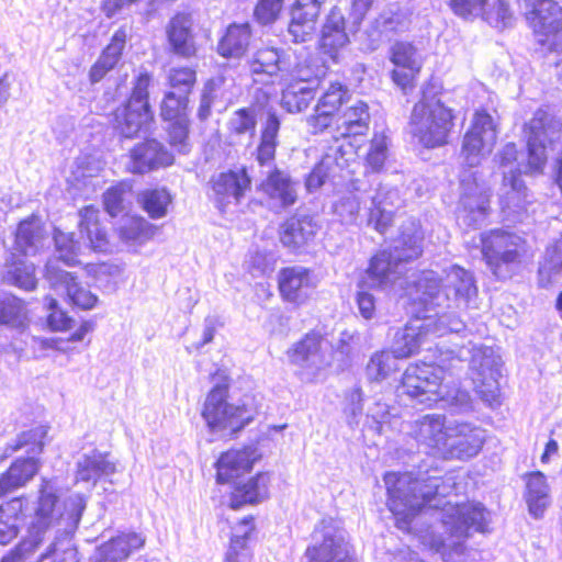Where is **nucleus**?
Masks as SVG:
<instances>
[{
    "mask_svg": "<svg viewBox=\"0 0 562 562\" xmlns=\"http://www.w3.org/2000/svg\"><path fill=\"white\" fill-rule=\"evenodd\" d=\"M288 0H257L254 8L255 20L262 24H271L281 15Z\"/></svg>",
    "mask_w": 562,
    "mask_h": 562,
    "instance_id": "nucleus-60",
    "label": "nucleus"
},
{
    "mask_svg": "<svg viewBox=\"0 0 562 562\" xmlns=\"http://www.w3.org/2000/svg\"><path fill=\"white\" fill-rule=\"evenodd\" d=\"M228 398L229 383L215 384L205 396L201 416L211 431L234 438L255 419V411L246 403H229Z\"/></svg>",
    "mask_w": 562,
    "mask_h": 562,
    "instance_id": "nucleus-8",
    "label": "nucleus"
},
{
    "mask_svg": "<svg viewBox=\"0 0 562 562\" xmlns=\"http://www.w3.org/2000/svg\"><path fill=\"white\" fill-rule=\"evenodd\" d=\"M7 276L13 285L32 291L37 286L36 268L32 262L11 259L8 262Z\"/></svg>",
    "mask_w": 562,
    "mask_h": 562,
    "instance_id": "nucleus-51",
    "label": "nucleus"
},
{
    "mask_svg": "<svg viewBox=\"0 0 562 562\" xmlns=\"http://www.w3.org/2000/svg\"><path fill=\"white\" fill-rule=\"evenodd\" d=\"M397 259L395 260L389 250H380L375 252L366 270L368 277L372 280L373 286H382L390 281V277L394 273Z\"/></svg>",
    "mask_w": 562,
    "mask_h": 562,
    "instance_id": "nucleus-47",
    "label": "nucleus"
},
{
    "mask_svg": "<svg viewBox=\"0 0 562 562\" xmlns=\"http://www.w3.org/2000/svg\"><path fill=\"white\" fill-rule=\"evenodd\" d=\"M427 487L425 483L414 480L405 494L389 488V509L394 516L403 514L406 517H414L424 508H438L439 502L434 503L438 496L437 491Z\"/></svg>",
    "mask_w": 562,
    "mask_h": 562,
    "instance_id": "nucleus-19",
    "label": "nucleus"
},
{
    "mask_svg": "<svg viewBox=\"0 0 562 562\" xmlns=\"http://www.w3.org/2000/svg\"><path fill=\"white\" fill-rule=\"evenodd\" d=\"M326 76V69L316 63V59L306 58L296 63L290 72L291 81L302 86H312L318 88Z\"/></svg>",
    "mask_w": 562,
    "mask_h": 562,
    "instance_id": "nucleus-53",
    "label": "nucleus"
},
{
    "mask_svg": "<svg viewBox=\"0 0 562 562\" xmlns=\"http://www.w3.org/2000/svg\"><path fill=\"white\" fill-rule=\"evenodd\" d=\"M319 227L307 215H292L284 220L279 227V240L292 254L306 251L316 239Z\"/></svg>",
    "mask_w": 562,
    "mask_h": 562,
    "instance_id": "nucleus-21",
    "label": "nucleus"
},
{
    "mask_svg": "<svg viewBox=\"0 0 562 562\" xmlns=\"http://www.w3.org/2000/svg\"><path fill=\"white\" fill-rule=\"evenodd\" d=\"M442 290L441 278L432 270H422L417 278L405 285V294L413 305L426 310L435 304Z\"/></svg>",
    "mask_w": 562,
    "mask_h": 562,
    "instance_id": "nucleus-32",
    "label": "nucleus"
},
{
    "mask_svg": "<svg viewBox=\"0 0 562 562\" xmlns=\"http://www.w3.org/2000/svg\"><path fill=\"white\" fill-rule=\"evenodd\" d=\"M252 42V27L250 23L228 24L217 42V54L224 58L244 57Z\"/></svg>",
    "mask_w": 562,
    "mask_h": 562,
    "instance_id": "nucleus-30",
    "label": "nucleus"
},
{
    "mask_svg": "<svg viewBox=\"0 0 562 562\" xmlns=\"http://www.w3.org/2000/svg\"><path fill=\"white\" fill-rule=\"evenodd\" d=\"M451 429L442 414H426L413 423L412 436L432 451H442L449 447Z\"/></svg>",
    "mask_w": 562,
    "mask_h": 562,
    "instance_id": "nucleus-25",
    "label": "nucleus"
},
{
    "mask_svg": "<svg viewBox=\"0 0 562 562\" xmlns=\"http://www.w3.org/2000/svg\"><path fill=\"white\" fill-rule=\"evenodd\" d=\"M172 194L166 187H154L142 190L137 203L150 220L165 217L172 204Z\"/></svg>",
    "mask_w": 562,
    "mask_h": 562,
    "instance_id": "nucleus-39",
    "label": "nucleus"
},
{
    "mask_svg": "<svg viewBox=\"0 0 562 562\" xmlns=\"http://www.w3.org/2000/svg\"><path fill=\"white\" fill-rule=\"evenodd\" d=\"M346 24L342 13L337 9H331L322 26L317 48L333 64L340 63L344 52L350 44Z\"/></svg>",
    "mask_w": 562,
    "mask_h": 562,
    "instance_id": "nucleus-22",
    "label": "nucleus"
},
{
    "mask_svg": "<svg viewBox=\"0 0 562 562\" xmlns=\"http://www.w3.org/2000/svg\"><path fill=\"white\" fill-rule=\"evenodd\" d=\"M304 558L307 562H357L344 539L325 529L314 532Z\"/></svg>",
    "mask_w": 562,
    "mask_h": 562,
    "instance_id": "nucleus-24",
    "label": "nucleus"
},
{
    "mask_svg": "<svg viewBox=\"0 0 562 562\" xmlns=\"http://www.w3.org/2000/svg\"><path fill=\"white\" fill-rule=\"evenodd\" d=\"M145 544V539L137 532H122L112 537L101 547V558L104 562H120L130 557Z\"/></svg>",
    "mask_w": 562,
    "mask_h": 562,
    "instance_id": "nucleus-36",
    "label": "nucleus"
},
{
    "mask_svg": "<svg viewBox=\"0 0 562 562\" xmlns=\"http://www.w3.org/2000/svg\"><path fill=\"white\" fill-rule=\"evenodd\" d=\"M53 240L59 261L69 267L80 265L79 255L81 246L74 232H64L55 228L53 232Z\"/></svg>",
    "mask_w": 562,
    "mask_h": 562,
    "instance_id": "nucleus-46",
    "label": "nucleus"
},
{
    "mask_svg": "<svg viewBox=\"0 0 562 562\" xmlns=\"http://www.w3.org/2000/svg\"><path fill=\"white\" fill-rule=\"evenodd\" d=\"M116 471L115 463L110 460V453L93 451L83 456L76 469L77 482H92L95 484L100 479L112 475Z\"/></svg>",
    "mask_w": 562,
    "mask_h": 562,
    "instance_id": "nucleus-34",
    "label": "nucleus"
},
{
    "mask_svg": "<svg viewBox=\"0 0 562 562\" xmlns=\"http://www.w3.org/2000/svg\"><path fill=\"white\" fill-rule=\"evenodd\" d=\"M77 229L87 247L95 254H106L112 248V233L98 206L90 204L78 210Z\"/></svg>",
    "mask_w": 562,
    "mask_h": 562,
    "instance_id": "nucleus-18",
    "label": "nucleus"
},
{
    "mask_svg": "<svg viewBox=\"0 0 562 562\" xmlns=\"http://www.w3.org/2000/svg\"><path fill=\"white\" fill-rule=\"evenodd\" d=\"M251 188L252 178L246 166L223 170L210 179L215 205L222 212L232 201L240 203Z\"/></svg>",
    "mask_w": 562,
    "mask_h": 562,
    "instance_id": "nucleus-14",
    "label": "nucleus"
},
{
    "mask_svg": "<svg viewBox=\"0 0 562 562\" xmlns=\"http://www.w3.org/2000/svg\"><path fill=\"white\" fill-rule=\"evenodd\" d=\"M29 499L24 494L0 503V546H8L20 535L27 517Z\"/></svg>",
    "mask_w": 562,
    "mask_h": 562,
    "instance_id": "nucleus-29",
    "label": "nucleus"
},
{
    "mask_svg": "<svg viewBox=\"0 0 562 562\" xmlns=\"http://www.w3.org/2000/svg\"><path fill=\"white\" fill-rule=\"evenodd\" d=\"M248 67L254 76H276L280 71V54L276 48L261 47L249 59Z\"/></svg>",
    "mask_w": 562,
    "mask_h": 562,
    "instance_id": "nucleus-50",
    "label": "nucleus"
},
{
    "mask_svg": "<svg viewBox=\"0 0 562 562\" xmlns=\"http://www.w3.org/2000/svg\"><path fill=\"white\" fill-rule=\"evenodd\" d=\"M259 188L270 199L280 200L283 206L293 205L296 201V194L291 179L277 168L269 171Z\"/></svg>",
    "mask_w": 562,
    "mask_h": 562,
    "instance_id": "nucleus-40",
    "label": "nucleus"
},
{
    "mask_svg": "<svg viewBox=\"0 0 562 562\" xmlns=\"http://www.w3.org/2000/svg\"><path fill=\"white\" fill-rule=\"evenodd\" d=\"M526 494L525 499L529 512L539 517L548 506V484L546 475L541 471H532L525 475Z\"/></svg>",
    "mask_w": 562,
    "mask_h": 562,
    "instance_id": "nucleus-41",
    "label": "nucleus"
},
{
    "mask_svg": "<svg viewBox=\"0 0 562 562\" xmlns=\"http://www.w3.org/2000/svg\"><path fill=\"white\" fill-rule=\"evenodd\" d=\"M324 339V334L317 329H311L304 334L301 339L293 344L288 350V356L291 362L302 364L319 355Z\"/></svg>",
    "mask_w": 562,
    "mask_h": 562,
    "instance_id": "nucleus-44",
    "label": "nucleus"
},
{
    "mask_svg": "<svg viewBox=\"0 0 562 562\" xmlns=\"http://www.w3.org/2000/svg\"><path fill=\"white\" fill-rule=\"evenodd\" d=\"M398 241V261L408 262L418 259L423 255L424 234L422 232L402 233Z\"/></svg>",
    "mask_w": 562,
    "mask_h": 562,
    "instance_id": "nucleus-58",
    "label": "nucleus"
},
{
    "mask_svg": "<svg viewBox=\"0 0 562 562\" xmlns=\"http://www.w3.org/2000/svg\"><path fill=\"white\" fill-rule=\"evenodd\" d=\"M167 49L170 55L190 60L198 57L199 45L195 40L194 23L191 13L177 12L166 25Z\"/></svg>",
    "mask_w": 562,
    "mask_h": 562,
    "instance_id": "nucleus-17",
    "label": "nucleus"
},
{
    "mask_svg": "<svg viewBox=\"0 0 562 562\" xmlns=\"http://www.w3.org/2000/svg\"><path fill=\"white\" fill-rule=\"evenodd\" d=\"M168 143L171 146L184 145L189 136V117L167 121Z\"/></svg>",
    "mask_w": 562,
    "mask_h": 562,
    "instance_id": "nucleus-63",
    "label": "nucleus"
},
{
    "mask_svg": "<svg viewBox=\"0 0 562 562\" xmlns=\"http://www.w3.org/2000/svg\"><path fill=\"white\" fill-rule=\"evenodd\" d=\"M0 325L18 330H25L30 325V317L25 302L15 295L0 297Z\"/></svg>",
    "mask_w": 562,
    "mask_h": 562,
    "instance_id": "nucleus-42",
    "label": "nucleus"
},
{
    "mask_svg": "<svg viewBox=\"0 0 562 562\" xmlns=\"http://www.w3.org/2000/svg\"><path fill=\"white\" fill-rule=\"evenodd\" d=\"M261 459L255 447L241 446L229 448L220 453L214 463L215 482L231 485L227 507L240 510L247 506H256L270 498L273 474L270 471H258L248 477Z\"/></svg>",
    "mask_w": 562,
    "mask_h": 562,
    "instance_id": "nucleus-2",
    "label": "nucleus"
},
{
    "mask_svg": "<svg viewBox=\"0 0 562 562\" xmlns=\"http://www.w3.org/2000/svg\"><path fill=\"white\" fill-rule=\"evenodd\" d=\"M442 522L448 527L449 533L456 537H468L470 529L484 532L486 530L485 508L481 504L471 502L449 505L445 509Z\"/></svg>",
    "mask_w": 562,
    "mask_h": 562,
    "instance_id": "nucleus-23",
    "label": "nucleus"
},
{
    "mask_svg": "<svg viewBox=\"0 0 562 562\" xmlns=\"http://www.w3.org/2000/svg\"><path fill=\"white\" fill-rule=\"evenodd\" d=\"M190 97L175 91H167L159 105V114L162 121H172L189 117Z\"/></svg>",
    "mask_w": 562,
    "mask_h": 562,
    "instance_id": "nucleus-54",
    "label": "nucleus"
},
{
    "mask_svg": "<svg viewBox=\"0 0 562 562\" xmlns=\"http://www.w3.org/2000/svg\"><path fill=\"white\" fill-rule=\"evenodd\" d=\"M65 340L63 338L54 337V338H41L33 337L32 338V353L34 357H45L49 351L61 352L65 350L63 344Z\"/></svg>",
    "mask_w": 562,
    "mask_h": 562,
    "instance_id": "nucleus-64",
    "label": "nucleus"
},
{
    "mask_svg": "<svg viewBox=\"0 0 562 562\" xmlns=\"http://www.w3.org/2000/svg\"><path fill=\"white\" fill-rule=\"evenodd\" d=\"M44 235V224L40 215L33 213L16 224L13 248L20 255L26 256L38 248Z\"/></svg>",
    "mask_w": 562,
    "mask_h": 562,
    "instance_id": "nucleus-33",
    "label": "nucleus"
},
{
    "mask_svg": "<svg viewBox=\"0 0 562 562\" xmlns=\"http://www.w3.org/2000/svg\"><path fill=\"white\" fill-rule=\"evenodd\" d=\"M128 40V33L125 26H120L111 36L109 43L102 48L101 55L109 59L120 63Z\"/></svg>",
    "mask_w": 562,
    "mask_h": 562,
    "instance_id": "nucleus-62",
    "label": "nucleus"
},
{
    "mask_svg": "<svg viewBox=\"0 0 562 562\" xmlns=\"http://www.w3.org/2000/svg\"><path fill=\"white\" fill-rule=\"evenodd\" d=\"M352 93L348 85L334 80L319 95L312 114L306 119L313 135L329 134L335 142L345 140L350 154H358L370 131L371 111L364 100L351 102Z\"/></svg>",
    "mask_w": 562,
    "mask_h": 562,
    "instance_id": "nucleus-1",
    "label": "nucleus"
},
{
    "mask_svg": "<svg viewBox=\"0 0 562 562\" xmlns=\"http://www.w3.org/2000/svg\"><path fill=\"white\" fill-rule=\"evenodd\" d=\"M58 502L59 495L53 480L42 477L38 485L34 519L31 526L37 533H44L56 520L55 509Z\"/></svg>",
    "mask_w": 562,
    "mask_h": 562,
    "instance_id": "nucleus-31",
    "label": "nucleus"
},
{
    "mask_svg": "<svg viewBox=\"0 0 562 562\" xmlns=\"http://www.w3.org/2000/svg\"><path fill=\"white\" fill-rule=\"evenodd\" d=\"M44 300L47 310L45 324L48 330L52 333L69 331L75 323L72 316L59 305L56 297L47 295Z\"/></svg>",
    "mask_w": 562,
    "mask_h": 562,
    "instance_id": "nucleus-55",
    "label": "nucleus"
},
{
    "mask_svg": "<svg viewBox=\"0 0 562 562\" xmlns=\"http://www.w3.org/2000/svg\"><path fill=\"white\" fill-rule=\"evenodd\" d=\"M45 278L52 289L63 291L66 302L72 308L91 311L100 302L99 296L85 286L79 276L75 272L59 267H47Z\"/></svg>",
    "mask_w": 562,
    "mask_h": 562,
    "instance_id": "nucleus-15",
    "label": "nucleus"
},
{
    "mask_svg": "<svg viewBox=\"0 0 562 562\" xmlns=\"http://www.w3.org/2000/svg\"><path fill=\"white\" fill-rule=\"evenodd\" d=\"M521 133L526 146L524 173H543L548 162L547 147L554 145L562 133V121L544 109H538L522 124Z\"/></svg>",
    "mask_w": 562,
    "mask_h": 562,
    "instance_id": "nucleus-9",
    "label": "nucleus"
},
{
    "mask_svg": "<svg viewBox=\"0 0 562 562\" xmlns=\"http://www.w3.org/2000/svg\"><path fill=\"white\" fill-rule=\"evenodd\" d=\"M524 170L514 169L503 177L502 183L510 189L503 200V210H508L516 214L526 213L528 206L532 203L530 192L522 180Z\"/></svg>",
    "mask_w": 562,
    "mask_h": 562,
    "instance_id": "nucleus-35",
    "label": "nucleus"
},
{
    "mask_svg": "<svg viewBox=\"0 0 562 562\" xmlns=\"http://www.w3.org/2000/svg\"><path fill=\"white\" fill-rule=\"evenodd\" d=\"M451 13L467 22L481 19L495 27H505L514 19L508 0H447Z\"/></svg>",
    "mask_w": 562,
    "mask_h": 562,
    "instance_id": "nucleus-12",
    "label": "nucleus"
},
{
    "mask_svg": "<svg viewBox=\"0 0 562 562\" xmlns=\"http://www.w3.org/2000/svg\"><path fill=\"white\" fill-rule=\"evenodd\" d=\"M398 359L391 350L384 349L374 352L367 366L372 380L381 382L398 371Z\"/></svg>",
    "mask_w": 562,
    "mask_h": 562,
    "instance_id": "nucleus-56",
    "label": "nucleus"
},
{
    "mask_svg": "<svg viewBox=\"0 0 562 562\" xmlns=\"http://www.w3.org/2000/svg\"><path fill=\"white\" fill-rule=\"evenodd\" d=\"M42 461L38 457L23 456L11 461L0 473V498L24 488L40 473Z\"/></svg>",
    "mask_w": 562,
    "mask_h": 562,
    "instance_id": "nucleus-26",
    "label": "nucleus"
},
{
    "mask_svg": "<svg viewBox=\"0 0 562 562\" xmlns=\"http://www.w3.org/2000/svg\"><path fill=\"white\" fill-rule=\"evenodd\" d=\"M322 11L321 0H294L290 8L289 33L293 41L303 43L312 38Z\"/></svg>",
    "mask_w": 562,
    "mask_h": 562,
    "instance_id": "nucleus-28",
    "label": "nucleus"
},
{
    "mask_svg": "<svg viewBox=\"0 0 562 562\" xmlns=\"http://www.w3.org/2000/svg\"><path fill=\"white\" fill-rule=\"evenodd\" d=\"M43 541V537H25L21 539L10 551H8L0 562H25L33 554Z\"/></svg>",
    "mask_w": 562,
    "mask_h": 562,
    "instance_id": "nucleus-59",
    "label": "nucleus"
},
{
    "mask_svg": "<svg viewBox=\"0 0 562 562\" xmlns=\"http://www.w3.org/2000/svg\"><path fill=\"white\" fill-rule=\"evenodd\" d=\"M451 431V437H458L459 439L452 445L449 443L448 448L467 456H474L479 452L482 440L475 427L467 423H461L456 425Z\"/></svg>",
    "mask_w": 562,
    "mask_h": 562,
    "instance_id": "nucleus-52",
    "label": "nucleus"
},
{
    "mask_svg": "<svg viewBox=\"0 0 562 562\" xmlns=\"http://www.w3.org/2000/svg\"><path fill=\"white\" fill-rule=\"evenodd\" d=\"M452 273L454 277L452 286L454 291V296L457 299L468 302L472 297L476 296L477 288L475 285L474 279L468 271L460 267H457L452 269Z\"/></svg>",
    "mask_w": 562,
    "mask_h": 562,
    "instance_id": "nucleus-61",
    "label": "nucleus"
},
{
    "mask_svg": "<svg viewBox=\"0 0 562 562\" xmlns=\"http://www.w3.org/2000/svg\"><path fill=\"white\" fill-rule=\"evenodd\" d=\"M166 82L170 91L190 97L198 82L196 67L189 65L173 66L167 72Z\"/></svg>",
    "mask_w": 562,
    "mask_h": 562,
    "instance_id": "nucleus-49",
    "label": "nucleus"
},
{
    "mask_svg": "<svg viewBox=\"0 0 562 562\" xmlns=\"http://www.w3.org/2000/svg\"><path fill=\"white\" fill-rule=\"evenodd\" d=\"M153 75L148 71L134 77L126 99L112 112L111 126L122 138L133 139L150 130L155 113L150 104Z\"/></svg>",
    "mask_w": 562,
    "mask_h": 562,
    "instance_id": "nucleus-6",
    "label": "nucleus"
},
{
    "mask_svg": "<svg viewBox=\"0 0 562 562\" xmlns=\"http://www.w3.org/2000/svg\"><path fill=\"white\" fill-rule=\"evenodd\" d=\"M481 255L485 266L498 280L510 278L527 257V243L516 233L492 228L480 235Z\"/></svg>",
    "mask_w": 562,
    "mask_h": 562,
    "instance_id": "nucleus-7",
    "label": "nucleus"
},
{
    "mask_svg": "<svg viewBox=\"0 0 562 562\" xmlns=\"http://www.w3.org/2000/svg\"><path fill=\"white\" fill-rule=\"evenodd\" d=\"M127 172L145 175L173 164V155L156 138H145L135 144L128 154Z\"/></svg>",
    "mask_w": 562,
    "mask_h": 562,
    "instance_id": "nucleus-20",
    "label": "nucleus"
},
{
    "mask_svg": "<svg viewBox=\"0 0 562 562\" xmlns=\"http://www.w3.org/2000/svg\"><path fill=\"white\" fill-rule=\"evenodd\" d=\"M457 120V110L438 94L423 93L413 105L408 123L418 143L427 149H434L450 143Z\"/></svg>",
    "mask_w": 562,
    "mask_h": 562,
    "instance_id": "nucleus-4",
    "label": "nucleus"
},
{
    "mask_svg": "<svg viewBox=\"0 0 562 562\" xmlns=\"http://www.w3.org/2000/svg\"><path fill=\"white\" fill-rule=\"evenodd\" d=\"M316 286L311 268L288 266L278 271L277 289L281 300L293 306H301L310 299V291Z\"/></svg>",
    "mask_w": 562,
    "mask_h": 562,
    "instance_id": "nucleus-16",
    "label": "nucleus"
},
{
    "mask_svg": "<svg viewBox=\"0 0 562 562\" xmlns=\"http://www.w3.org/2000/svg\"><path fill=\"white\" fill-rule=\"evenodd\" d=\"M396 389L400 396L426 408H435L458 398L459 383L446 367L435 361L417 360L405 368Z\"/></svg>",
    "mask_w": 562,
    "mask_h": 562,
    "instance_id": "nucleus-3",
    "label": "nucleus"
},
{
    "mask_svg": "<svg viewBox=\"0 0 562 562\" xmlns=\"http://www.w3.org/2000/svg\"><path fill=\"white\" fill-rule=\"evenodd\" d=\"M387 57L393 65L390 77L394 85L403 91L413 90L423 67L417 46L409 41H395L389 48Z\"/></svg>",
    "mask_w": 562,
    "mask_h": 562,
    "instance_id": "nucleus-13",
    "label": "nucleus"
},
{
    "mask_svg": "<svg viewBox=\"0 0 562 562\" xmlns=\"http://www.w3.org/2000/svg\"><path fill=\"white\" fill-rule=\"evenodd\" d=\"M524 20L535 44L548 55L562 53V4L557 0H522Z\"/></svg>",
    "mask_w": 562,
    "mask_h": 562,
    "instance_id": "nucleus-10",
    "label": "nucleus"
},
{
    "mask_svg": "<svg viewBox=\"0 0 562 562\" xmlns=\"http://www.w3.org/2000/svg\"><path fill=\"white\" fill-rule=\"evenodd\" d=\"M425 335V328L406 325L396 335L391 351L400 359L411 358L420 351Z\"/></svg>",
    "mask_w": 562,
    "mask_h": 562,
    "instance_id": "nucleus-45",
    "label": "nucleus"
},
{
    "mask_svg": "<svg viewBox=\"0 0 562 562\" xmlns=\"http://www.w3.org/2000/svg\"><path fill=\"white\" fill-rule=\"evenodd\" d=\"M48 427L42 424H33L20 431L15 439L5 446L8 454L16 453L21 450L27 456L38 457L45 448Z\"/></svg>",
    "mask_w": 562,
    "mask_h": 562,
    "instance_id": "nucleus-37",
    "label": "nucleus"
},
{
    "mask_svg": "<svg viewBox=\"0 0 562 562\" xmlns=\"http://www.w3.org/2000/svg\"><path fill=\"white\" fill-rule=\"evenodd\" d=\"M158 226L139 214H126L116 228L121 240L143 244L150 240L157 233Z\"/></svg>",
    "mask_w": 562,
    "mask_h": 562,
    "instance_id": "nucleus-38",
    "label": "nucleus"
},
{
    "mask_svg": "<svg viewBox=\"0 0 562 562\" xmlns=\"http://www.w3.org/2000/svg\"><path fill=\"white\" fill-rule=\"evenodd\" d=\"M257 531L256 516L248 514L229 525V541L224 562H250L252 551L249 541Z\"/></svg>",
    "mask_w": 562,
    "mask_h": 562,
    "instance_id": "nucleus-27",
    "label": "nucleus"
},
{
    "mask_svg": "<svg viewBox=\"0 0 562 562\" xmlns=\"http://www.w3.org/2000/svg\"><path fill=\"white\" fill-rule=\"evenodd\" d=\"M262 112L265 120L259 132V142L256 147V160L259 166H267L276 159L279 145V131L281 120L278 113L266 105L251 103L235 110L226 123L227 136L237 139L244 135L254 137L257 130V114Z\"/></svg>",
    "mask_w": 562,
    "mask_h": 562,
    "instance_id": "nucleus-5",
    "label": "nucleus"
},
{
    "mask_svg": "<svg viewBox=\"0 0 562 562\" xmlns=\"http://www.w3.org/2000/svg\"><path fill=\"white\" fill-rule=\"evenodd\" d=\"M133 190L130 180H121L110 186L102 194L103 210L110 217H117L126 209V196Z\"/></svg>",
    "mask_w": 562,
    "mask_h": 562,
    "instance_id": "nucleus-48",
    "label": "nucleus"
},
{
    "mask_svg": "<svg viewBox=\"0 0 562 562\" xmlns=\"http://www.w3.org/2000/svg\"><path fill=\"white\" fill-rule=\"evenodd\" d=\"M316 87L302 86L289 80L281 92V106L289 113L305 111L314 100Z\"/></svg>",
    "mask_w": 562,
    "mask_h": 562,
    "instance_id": "nucleus-43",
    "label": "nucleus"
},
{
    "mask_svg": "<svg viewBox=\"0 0 562 562\" xmlns=\"http://www.w3.org/2000/svg\"><path fill=\"white\" fill-rule=\"evenodd\" d=\"M389 156V138L384 133H374L370 139L368 153L364 157L367 168L371 172H380Z\"/></svg>",
    "mask_w": 562,
    "mask_h": 562,
    "instance_id": "nucleus-57",
    "label": "nucleus"
},
{
    "mask_svg": "<svg viewBox=\"0 0 562 562\" xmlns=\"http://www.w3.org/2000/svg\"><path fill=\"white\" fill-rule=\"evenodd\" d=\"M497 120L486 108L474 110L470 124L463 134L460 154L470 166L492 153L498 139Z\"/></svg>",
    "mask_w": 562,
    "mask_h": 562,
    "instance_id": "nucleus-11",
    "label": "nucleus"
}]
</instances>
